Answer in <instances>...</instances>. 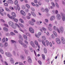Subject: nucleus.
<instances>
[{
	"label": "nucleus",
	"instance_id": "f257e3e1",
	"mask_svg": "<svg viewBox=\"0 0 65 65\" xmlns=\"http://www.w3.org/2000/svg\"><path fill=\"white\" fill-rule=\"evenodd\" d=\"M8 24L10 26H11L12 28L15 29L17 28V27L15 26V24H14L13 22L11 21H10L8 22Z\"/></svg>",
	"mask_w": 65,
	"mask_h": 65
},
{
	"label": "nucleus",
	"instance_id": "f03ea898",
	"mask_svg": "<svg viewBox=\"0 0 65 65\" xmlns=\"http://www.w3.org/2000/svg\"><path fill=\"white\" fill-rule=\"evenodd\" d=\"M19 41L21 45H23V47H24L25 48H26V47H27V45H26L25 44L23 43V42L21 41V40H19Z\"/></svg>",
	"mask_w": 65,
	"mask_h": 65
},
{
	"label": "nucleus",
	"instance_id": "7ed1b4c3",
	"mask_svg": "<svg viewBox=\"0 0 65 65\" xmlns=\"http://www.w3.org/2000/svg\"><path fill=\"white\" fill-rule=\"evenodd\" d=\"M56 41L58 44H60L61 43V42L60 40L58 38H56Z\"/></svg>",
	"mask_w": 65,
	"mask_h": 65
},
{
	"label": "nucleus",
	"instance_id": "20e7f679",
	"mask_svg": "<svg viewBox=\"0 0 65 65\" xmlns=\"http://www.w3.org/2000/svg\"><path fill=\"white\" fill-rule=\"evenodd\" d=\"M15 25L16 26H17V27L19 29V30L20 31H21V32H24V31L21 28V27L19 26L18 24H17V23H15Z\"/></svg>",
	"mask_w": 65,
	"mask_h": 65
},
{
	"label": "nucleus",
	"instance_id": "39448f33",
	"mask_svg": "<svg viewBox=\"0 0 65 65\" xmlns=\"http://www.w3.org/2000/svg\"><path fill=\"white\" fill-rule=\"evenodd\" d=\"M29 30L31 33H34V29L31 27H30L29 28Z\"/></svg>",
	"mask_w": 65,
	"mask_h": 65
},
{
	"label": "nucleus",
	"instance_id": "423d86ee",
	"mask_svg": "<svg viewBox=\"0 0 65 65\" xmlns=\"http://www.w3.org/2000/svg\"><path fill=\"white\" fill-rule=\"evenodd\" d=\"M4 11V10L3 9V8L1 7H0V13L2 16L4 15L2 14V11Z\"/></svg>",
	"mask_w": 65,
	"mask_h": 65
},
{
	"label": "nucleus",
	"instance_id": "0eeeda50",
	"mask_svg": "<svg viewBox=\"0 0 65 65\" xmlns=\"http://www.w3.org/2000/svg\"><path fill=\"white\" fill-rule=\"evenodd\" d=\"M20 13L22 15L25 16L26 15V13L23 11L21 10L20 11Z\"/></svg>",
	"mask_w": 65,
	"mask_h": 65
},
{
	"label": "nucleus",
	"instance_id": "6e6552de",
	"mask_svg": "<svg viewBox=\"0 0 65 65\" xmlns=\"http://www.w3.org/2000/svg\"><path fill=\"white\" fill-rule=\"evenodd\" d=\"M56 17L57 19L58 20H60V19H61V15L59 14H57Z\"/></svg>",
	"mask_w": 65,
	"mask_h": 65
},
{
	"label": "nucleus",
	"instance_id": "1a4fd4ad",
	"mask_svg": "<svg viewBox=\"0 0 65 65\" xmlns=\"http://www.w3.org/2000/svg\"><path fill=\"white\" fill-rule=\"evenodd\" d=\"M53 29L55 30H56V29L58 33H60V32L59 30V28H57V27L55 26H54Z\"/></svg>",
	"mask_w": 65,
	"mask_h": 65
},
{
	"label": "nucleus",
	"instance_id": "9d476101",
	"mask_svg": "<svg viewBox=\"0 0 65 65\" xmlns=\"http://www.w3.org/2000/svg\"><path fill=\"white\" fill-rule=\"evenodd\" d=\"M61 33H63L64 31V29L62 26H61L59 29Z\"/></svg>",
	"mask_w": 65,
	"mask_h": 65
},
{
	"label": "nucleus",
	"instance_id": "9b49d317",
	"mask_svg": "<svg viewBox=\"0 0 65 65\" xmlns=\"http://www.w3.org/2000/svg\"><path fill=\"white\" fill-rule=\"evenodd\" d=\"M62 42L63 44H65V39L63 37H62L61 38Z\"/></svg>",
	"mask_w": 65,
	"mask_h": 65
},
{
	"label": "nucleus",
	"instance_id": "f8f14e48",
	"mask_svg": "<svg viewBox=\"0 0 65 65\" xmlns=\"http://www.w3.org/2000/svg\"><path fill=\"white\" fill-rule=\"evenodd\" d=\"M6 55L8 57H11L12 55L10 53H6Z\"/></svg>",
	"mask_w": 65,
	"mask_h": 65
},
{
	"label": "nucleus",
	"instance_id": "ddd939ff",
	"mask_svg": "<svg viewBox=\"0 0 65 65\" xmlns=\"http://www.w3.org/2000/svg\"><path fill=\"white\" fill-rule=\"evenodd\" d=\"M30 44L34 48L35 47V44L33 42L31 41L30 42Z\"/></svg>",
	"mask_w": 65,
	"mask_h": 65
},
{
	"label": "nucleus",
	"instance_id": "4468645a",
	"mask_svg": "<svg viewBox=\"0 0 65 65\" xmlns=\"http://www.w3.org/2000/svg\"><path fill=\"white\" fill-rule=\"evenodd\" d=\"M29 23L30 25H32V26H33L34 25V23L33 21H29Z\"/></svg>",
	"mask_w": 65,
	"mask_h": 65
},
{
	"label": "nucleus",
	"instance_id": "2eb2a0df",
	"mask_svg": "<svg viewBox=\"0 0 65 65\" xmlns=\"http://www.w3.org/2000/svg\"><path fill=\"white\" fill-rule=\"evenodd\" d=\"M11 14L14 17H17V15H16L15 13L14 12H12L11 13Z\"/></svg>",
	"mask_w": 65,
	"mask_h": 65
},
{
	"label": "nucleus",
	"instance_id": "dca6fc26",
	"mask_svg": "<svg viewBox=\"0 0 65 65\" xmlns=\"http://www.w3.org/2000/svg\"><path fill=\"white\" fill-rule=\"evenodd\" d=\"M3 30L4 31H5L6 32H7L8 31V28L6 27H4L3 28Z\"/></svg>",
	"mask_w": 65,
	"mask_h": 65
},
{
	"label": "nucleus",
	"instance_id": "f3484780",
	"mask_svg": "<svg viewBox=\"0 0 65 65\" xmlns=\"http://www.w3.org/2000/svg\"><path fill=\"white\" fill-rule=\"evenodd\" d=\"M23 36L24 38L25 39V40H28V38H27V37L26 35H23Z\"/></svg>",
	"mask_w": 65,
	"mask_h": 65
},
{
	"label": "nucleus",
	"instance_id": "a211bd4d",
	"mask_svg": "<svg viewBox=\"0 0 65 65\" xmlns=\"http://www.w3.org/2000/svg\"><path fill=\"white\" fill-rule=\"evenodd\" d=\"M28 60L29 62H32V60H31V58H30V57L28 56Z\"/></svg>",
	"mask_w": 65,
	"mask_h": 65
},
{
	"label": "nucleus",
	"instance_id": "6ab92c4d",
	"mask_svg": "<svg viewBox=\"0 0 65 65\" xmlns=\"http://www.w3.org/2000/svg\"><path fill=\"white\" fill-rule=\"evenodd\" d=\"M11 42L13 44H15L17 43V42H16V41L13 40H11Z\"/></svg>",
	"mask_w": 65,
	"mask_h": 65
},
{
	"label": "nucleus",
	"instance_id": "aec40b11",
	"mask_svg": "<svg viewBox=\"0 0 65 65\" xmlns=\"http://www.w3.org/2000/svg\"><path fill=\"white\" fill-rule=\"evenodd\" d=\"M19 21L20 22H21V23H24V20L22 19H19Z\"/></svg>",
	"mask_w": 65,
	"mask_h": 65
},
{
	"label": "nucleus",
	"instance_id": "412c9836",
	"mask_svg": "<svg viewBox=\"0 0 65 65\" xmlns=\"http://www.w3.org/2000/svg\"><path fill=\"white\" fill-rule=\"evenodd\" d=\"M19 38L20 40H23V38L22 36H21L20 35L19 36Z\"/></svg>",
	"mask_w": 65,
	"mask_h": 65
},
{
	"label": "nucleus",
	"instance_id": "4be33fe9",
	"mask_svg": "<svg viewBox=\"0 0 65 65\" xmlns=\"http://www.w3.org/2000/svg\"><path fill=\"white\" fill-rule=\"evenodd\" d=\"M31 14L32 15H33L34 17H36V14H35L34 12L31 11Z\"/></svg>",
	"mask_w": 65,
	"mask_h": 65
},
{
	"label": "nucleus",
	"instance_id": "5701e85b",
	"mask_svg": "<svg viewBox=\"0 0 65 65\" xmlns=\"http://www.w3.org/2000/svg\"><path fill=\"white\" fill-rule=\"evenodd\" d=\"M17 8L18 10H20V5L19 4H17Z\"/></svg>",
	"mask_w": 65,
	"mask_h": 65
},
{
	"label": "nucleus",
	"instance_id": "b1692460",
	"mask_svg": "<svg viewBox=\"0 0 65 65\" xmlns=\"http://www.w3.org/2000/svg\"><path fill=\"white\" fill-rule=\"evenodd\" d=\"M55 18V16H52L50 20L51 21H53V20H54Z\"/></svg>",
	"mask_w": 65,
	"mask_h": 65
},
{
	"label": "nucleus",
	"instance_id": "393cba45",
	"mask_svg": "<svg viewBox=\"0 0 65 65\" xmlns=\"http://www.w3.org/2000/svg\"><path fill=\"white\" fill-rule=\"evenodd\" d=\"M42 57L43 59L44 60H45V56L44 54L42 55Z\"/></svg>",
	"mask_w": 65,
	"mask_h": 65
},
{
	"label": "nucleus",
	"instance_id": "a878e982",
	"mask_svg": "<svg viewBox=\"0 0 65 65\" xmlns=\"http://www.w3.org/2000/svg\"><path fill=\"white\" fill-rule=\"evenodd\" d=\"M45 42L47 46H48V45H49L50 43L49 41H48L46 40Z\"/></svg>",
	"mask_w": 65,
	"mask_h": 65
},
{
	"label": "nucleus",
	"instance_id": "bb28decb",
	"mask_svg": "<svg viewBox=\"0 0 65 65\" xmlns=\"http://www.w3.org/2000/svg\"><path fill=\"white\" fill-rule=\"evenodd\" d=\"M25 6H26V7H27V8H28V9H29L30 7V6L29 5V4H26L25 5Z\"/></svg>",
	"mask_w": 65,
	"mask_h": 65
},
{
	"label": "nucleus",
	"instance_id": "cd10ccee",
	"mask_svg": "<svg viewBox=\"0 0 65 65\" xmlns=\"http://www.w3.org/2000/svg\"><path fill=\"white\" fill-rule=\"evenodd\" d=\"M8 16V17H9V18H10V19H14V18H13V16H11L10 15L8 14L7 15Z\"/></svg>",
	"mask_w": 65,
	"mask_h": 65
},
{
	"label": "nucleus",
	"instance_id": "c85d7f7f",
	"mask_svg": "<svg viewBox=\"0 0 65 65\" xmlns=\"http://www.w3.org/2000/svg\"><path fill=\"white\" fill-rule=\"evenodd\" d=\"M35 43L36 45H38V41L36 40H35L34 42Z\"/></svg>",
	"mask_w": 65,
	"mask_h": 65
},
{
	"label": "nucleus",
	"instance_id": "c756f323",
	"mask_svg": "<svg viewBox=\"0 0 65 65\" xmlns=\"http://www.w3.org/2000/svg\"><path fill=\"white\" fill-rule=\"evenodd\" d=\"M0 52H1L2 54H4V52H3V51L2 49L1 48H0Z\"/></svg>",
	"mask_w": 65,
	"mask_h": 65
},
{
	"label": "nucleus",
	"instance_id": "7c9ffc66",
	"mask_svg": "<svg viewBox=\"0 0 65 65\" xmlns=\"http://www.w3.org/2000/svg\"><path fill=\"white\" fill-rule=\"evenodd\" d=\"M42 43H43V44L45 46H46V45H45V42L43 41V40H42Z\"/></svg>",
	"mask_w": 65,
	"mask_h": 65
},
{
	"label": "nucleus",
	"instance_id": "2f4dec72",
	"mask_svg": "<svg viewBox=\"0 0 65 65\" xmlns=\"http://www.w3.org/2000/svg\"><path fill=\"white\" fill-rule=\"evenodd\" d=\"M53 34L55 35V36H56V37H57V34L56 32H55V31H53Z\"/></svg>",
	"mask_w": 65,
	"mask_h": 65
},
{
	"label": "nucleus",
	"instance_id": "473e14b6",
	"mask_svg": "<svg viewBox=\"0 0 65 65\" xmlns=\"http://www.w3.org/2000/svg\"><path fill=\"white\" fill-rule=\"evenodd\" d=\"M62 19L63 21H65V15H63V17L62 16Z\"/></svg>",
	"mask_w": 65,
	"mask_h": 65
},
{
	"label": "nucleus",
	"instance_id": "72a5a7b5",
	"mask_svg": "<svg viewBox=\"0 0 65 65\" xmlns=\"http://www.w3.org/2000/svg\"><path fill=\"white\" fill-rule=\"evenodd\" d=\"M42 38L43 39V40H46V38L44 36H43L42 37Z\"/></svg>",
	"mask_w": 65,
	"mask_h": 65
},
{
	"label": "nucleus",
	"instance_id": "f704fd0d",
	"mask_svg": "<svg viewBox=\"0 0 65 65\" xmlns=\"http://www.w3.org/2000/svg\"><path fill=\"white\" fill-rule=\"evenodd\" d=\"M44 53H47V51H46V48H44Z\"/></svg>",
	"mask_w": 65,
	"mask_h": 65
},
{
	"label": "nucleus",
	"instance_id": "c9c22d12",
	"mask_svg": "<svg viewBox=\"0 0 65 65\" xmlns=\"http://www.w3.org/2000/svg\"><path fill=\"white\" fill-rule=\"evenodd\" d=\"M10 34L12 36H14L15 35V34L12 32H11L10 33Z\"/></svg>",
	"mask_w": 65,
	"mask_h": 65
},
{
	"label": "nucleus",
	"instance_id": "e433bc0d",
	"mask_svg": "<svg viewBox=\"0 0 65 65\" xmlns=\"http://www.w3.org/2000/svg\"><path fill=\"white\" fill-rule=\"evenodd\" d=\"M2 41H3V43L5 42V41H6V40H5V38H4L2 40Z\"/></svg>",
	"mask_w": 65,
	"mask_h": 65
},
{
	"label": "nucleus",
	"instance_id": "4c0bfd02",
	"mask_svg": "<svg viewBox=\"0 0 65 65\" xmlns=\"http://www.w3.org/2000/svg\"><path fill=\"white\" fill-rule=\"evenodd\" d=\"M5 9L6 10V11H10V10L9 9H8V8L6 7Z\"/></svg>",
	"mask_w": 65,
	"mask_h": 65
},
{
	"label": "nucleus",
	"instance_id": "58836bf2",
	"mask_svg": "<svg viewBox=\"0 0 65 65\" xmlns=\"http://www.w3.org/2000/svg\"><path fill=\"white\" fill-rule=\"evenodd\" d=\"M19 25L20 26H21V27H22V28H23V27H24V26L21 23H19Z\"/></svg>",
	"mask_w": 65,
	"mask_h": 65
},
{
	"label": "nucleus",
	"instance_id": "ea45409f",
	"mask_svg": "<svg viewBox=\"0 0 65 65\" xmlns=\"http://www.w3.org/2000/svg\"><path fill=\"white\" fill-rule=\"evenodd\" d=\"M14 3L15 5H17L18 3V1L15 0L14 2Z\"/></svg>",
	"mask_w": 65,
	"mask_h": 65
},
{
	"label": "nucleus",
	"instance_id": "a19ab883",
	"mask_svg": "<svg viewBox=\"0 0 65 65\" xmlns=\"http://www.w3.org/2000/svg\"><path fill=\"white\" fill-rule=\"evenodd\" d=\"M10 61L11 62H12V63H13V59H12V58H10Z\"/></svg>",
	"mask_w": 65,
	"mask_h": 65
},
{
	"label": "nucleus",
	"instance_id": "79ce46f5",
	"mask_svg": "<svg viewBox=\"0 0 65 65\" xmlns=\"http://www.w3.org/2000/svg\"><path fill=\"white\" fill-rule=\"evenodd\" d=\"M29 49L31 52H33V49L31 47H29Z\"/></svg>",
	"mask_w": 65,
	"mask_h": 65
},
{
	"label": "nucleus",
	"instance_id": "37998d69",
	"mask_svg": "<svg viewBox=\"0 0 65 65\" xmlns=\"http://www.w3.org/2000/svg\"><path fill=\"white\" fill-rule=\"evenodd\" d=\"M4 5L5 6H8V5L7 3H4Z\"/></svg>",
	"mask_w": 65,
	"mask_h": 65
},
{
	"label": "nucleus",
	"instance_id": "c03bdc74",
	"mask_svg": "<svg viewBox=\"0 0 65 65\" xmlns=\"http://www.w3.org/2000/svg\"><path fill=\"white\" fill-rule=\"evenodd\" d=\"M51 37L52 38H55V36L53 34H52L51 36Z\"/></svg>",
	"mask_w": 65,
	"mask_h": 65
},
{
	"label": "nucleus",
	"instance_id": "a18cd8bd",
	"mask_svg": "<svg viewBox=\"0 0 65 65\" xmlns=\"http://www.w3.org/2000/svg\"><path fill=\"white\" fill-rule=\"evenodd\" d=\"M9 1H10V3L11 4H13V2L12 0H9Z\"/></svg>",
	"mask_w": 65,
	"mask_h": 65
},
{
	"label": "nucleus",
	"instance_id": "49530a36",
	"mask_svg": "<svg viewBox=\"0 0 65 65\" xmlns=\"http://www.w3.org/2000/svg\"><path fill=\"white\" fill-rule=\"evenodd\" d=\"M37 23L38 25H40V24H41L42 23V22L39 21V22H38Z\"/></svg>",
	"mask_w": 65,
	"mask_h": 65
},
{
	"label": "nucleus",
	"instance_id": "de8ad7c7",
	"mask_svg": "<svg viewBox=\"0 0 65 65\" xmlns=\"http://www.w3.org/2000/svg\"><path fill=\"white\" fill-rule=\"evenodd\" d=\"M38 63L40 65H41L42 64V62L40 60H39L38 61Z\"/></svg>",
	"mask_w": 65,
	"mask_h": 65
},
{
	"label": "nucleus",
	"instance_id": "09e8293b",
	"mask_svg": "<svg viewBox=\"0 0 65 65\" xmlns=\"http://www.w3.org/2000/svg\"><path fill=\"white\" fill-rule=\"evenodd\" d=\"M51 4L54 7L55 6V4L53 2H51Z\"/></svg>",
	"mask_w": 65,
	"mask_h": 65
},
{
	"label": "nucleus",
	"instance_id": "8fccbe9b",
	"mask_svg": "<svg viewBox=\"0 0 65 65\" xmlns=\"http://www.w3.org/2000/svg\"><path fill=\"white\" fill-rule=\"evenodd\" d=\"M0 22H2L3 23H5V21H4V20L2 19H0Z\"/></svg>",
	"mask_w": 65,
	"mask_h": 65
},
{
	"label": "nucleus",
	"instance_id": "3c124183",
	"mask_svg": "<svg viewBox=\"0 0 65 65\" xmlns=\"http://www.w3.org/2000/svg\"><path fill=\"white\" fill-rule=\"evenodd\" d=\"M21 58L22 59V60H24V59H25V58H24V56H23L22 55H21Z\"/></svg>",
	"mask_w": 65,
	"mask_h": 65
},
{
	"label": "nucleus",
	"instance_id": "603ef678",
	"mask_svg": "<svg viewBox=\"0 0 65 65\" xmlns=\"http://www.w3.org/2000/svg\"><path fill=\"white\" fill-rule=\"evenodd\" d=\"M45 11L46 12H48V9L47 8H46L45 9Z\"/></svg>",
	"mask_w": 65,
	"mask_h": 65
},
{
	"label": "nucleus",
	"instance_id": "864d4df0",
	"mask_svg": "<svg viewBox=\"0 0 65 65\" xmlns=\"http://www.w3.org/2000/svg\"><path fill=\"white\" fill-rule=\"evenodd\" d=\"M42 29L43 30V31H45L46 30V29L44 27H42Z\"/></svg>",
	"mask_w": 65,
	"mask_h": 65
},
{
	"label": "nucleus",
	"instance_id": "5fc2aeb1",
	"mask_svg": "<svg viewBox=\"0 0 65 65\" xmlns=\"http://www.w3.org/2000/svg\"><path fill=\"white\" fill-rule=\"evenodd\" d=\"M8 45V43L6 42H5V46L6 47L7 46V45Z\"/></svg>",
	"mask_w": 65,
	"mask_h": 65
},
{
	"label": "nucleus",
	"instance_id": "6e6d98bb",
	"mask_svg": "<svg viewBox=\"0 0 65 65\" xmlns=\"http://www.w3.org/2000/svg\"><path fill=\"white\" fill-rule=\"evenodd\" d=\"M14 21L15 22H16V23H17V22H18V19H14Z\"/></svg>",
	"mask_w": 65,
	"mask_h": 65
},
{
	"label": "nucleus",
	"instance_id": "4d7b16f0",
	"mask_svg": "<svg viewBox=\"0 0 65 65\" xmlns=\"http://www.w3.org/2000/svg\"><path fill=\"white\" fill-rule=\"evenodd\" d=\"M27 35V36H29V37H30L31 36V35L29 34V33H27L26 34Z\"/></svg>",
	"mask_w": 65,
	"mask_h": 65
},
{
	"label": "nucleus",
	"instance_id": "13d9d810",
	"mask_svg": "<svg viewBox=\"0 0 65 65\" xmlns=\"http://www.w3.org/2000/svg\"><path fill=\"white\" fill-rule=\"evenodd\" d=\"M4 26H5V27H8V28L9 27H8V26L6 24H4Z\"/></svg>",
	"mask_w": 65,
	"mask_h": 65
},
{
	"label": "nucleus",
	"instance_id": "bf43d9fd",
	"mask_svg": "<svg viewBox=\"0 0 65 65\" xmlns=\"http://www.w3.org/2000/svg\"><path fill=\"white\" fill-rule=\"evenodd\" d=\"M14 9H15V10H18L17 7H16V6H14Z\"/></svg>",
	"mask_w": 65,
	"mask_h": 65
},
{
	"label": "nucleus",
	"instance_id": "052dcab7",
	"mask_svg": "<svg viewBox=\"0 0 65 65\" xmlns=\"http://www.w3.org/2000/svg\"><path fill=\"white\" fill-rule=\"evenodd\" d=\"M9 8L10 9H11V10H13V8L11 7V6L9 7Z\"/></svg>",
	"mask_w": 65,
	"mask_h": 65
},
{
	"label": "nucleus",
	"instance_id": "680f3d73",
	"mask_svg": "<svg viewBox=\"0 0 65 65\" xmlns=\"http://www.w3.org/2000/svg\"><path fill=\"white\" fill-rule=\"evenodd\" d=\"M41 10L42 12H44V9L43 8H42L41 9Z\"/></svg>",
	"mask_w": 65,
	"mask_h": 65
},
{
	"label": "nucleus",
	"instance_id": "e2e57ef3",
	"mask_svg": "<svg viewBox=\"0 0 65 65\" xmlns=\"http://www.w3.org/2000/svg\"><path fill=\"white\" fill-rule=\"evenodd\" d=\"M24 42L26 44H28V42L26 40L24 41Z\"/></svg>",
	"mask_w": 65,
	"mask_h": 65
},
{
	"label": "nucleus",
	"instance_id": "0e129e2a",
	"mask_svg": "<svg viewBox=\"0 0 65 65\" xmlns=\"http://www.w3.org/2000/svg\"><path fill=\"white\" fill-rule=\"evenodd\" d=\"M49 45L51 47H52V46H53V45L52 44V43L51 42H50L49 43Z\"/></svg>",
	"mask_w": 65,
	"mask_h": 65
},
{
	"label": "nucleus",
	"instance_id": "69168bd1",
	"mask_svg": "<svg viewBox=\"0 0 65 65\" xmlns=\"http://www.w3.org/2000/svg\"><path fill=\"white\" fill-rule=\"evenodd\" d=\"M22 8L23 9H25V7L24 6H22Z\"/></svg>",
	"mask_w": 65,
	"mask_h": 65
},
{
	"label": "nucleus",
	"instance_id": "338daca9",
	"mask_svg": "<svg viewBox=\"0 0 65 65\" xmlns=\"http://www.w3.org/2000/svg\"><path fill=\"white\" fill-rule=\"evenodd\" d=\"M5 64L6 65H8V63H7V62L6 61H5V62H4Z\"/></svg>",
	"mask_w": 65,
	"mask_h": 65
},
{
	"label": "nucleus",
	"instance_id": "774afa93",
	"mask_svg": "<svg viewBox=\"0 0 65 65\" xmlns=\"http://www.w3.org/2000/svg\"><path fill=\"white\" fill-rule=\"evenodd\" d=\"M38 35L39 36H40V35H41V33L40 32H39L38 33Z\"/></svg>",
	"mask_w": 65,
	"mask_h": 65
}]
</instances>
